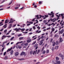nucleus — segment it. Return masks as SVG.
<instances>
[{
  "instance_id": "1",
  "label": "nucleus",
  "mask_w": 64,
  "mask_h": 64,
  "mask_svg": "<svg viewBox=\"0 0 64 64\" xmlns=\"http://www.w3.org/2000/svg\"><path fill=\"white\" fill-rule=\"evenodd\" d=\"M37 50H36L35 51H34V52L31 51L30 52V54H33V55H34L35 53L36 54V53H37Z\"/></svg>"
},
{
  "instance_id": "2",
  "label": "nucleus",
  "mask_w": 64,
  "mask_h": 64,
  "mask_svg": "<svg viewBox=\"0 0 64 64\" xmlns=\"http://www.w3.org/2000/svg\"><path fill=\"white\" fill-rule=\"evenodd\" d=\"M60 15H61V14H59V16L56 15V16L57 17H58V18H57V19H56V18H54V21H53V22H55L56 21V20H58V19H59V17H60Z\"/></svg>"
},
{
  "instance_id": "3",
  "label": "nucleus",
  "mask_w": 64,
  "mask_h": 64,
  "mask_svg": "<svg viewBox=\"0 0 64 64\" xmlns=\"http://www.w3.org/2000/svg\"><path fill=\"white\" fill-rule=\"evenodd\" d=\"M20 30H21V28H16L14 29V31H16V32H19V31Z\"/></svg>"
},
{
  "instance_id": "4",
  "label": "nucleus",
  "mask_w": 64,
  "mask_h": 64,
  "mask_svg": "<svg viewBox=\"0 0 64 64\" xmlns=\"http://www.w3.org/2000/svg\"><path fill=\"white\" fill-rule=\"evenodd\" d=\"M64 32V30L62 29L61 30V31H60L59 32V34H62Z\"/></svg>"
},
{
  "instance_id": "5",
  "label": "nucleus",
  "mask_w": 64,
  "mask_h": 64,
  "mask_svg": "<svg viewBox=\"0 0 64 64\" xmlns=\"http://www.w3.org/2000/svg\"><path fill=\"white\" fill-rule=\"evenodd\" d=\"M48 14L49 15H50V16H51V15H52V17H54V14H53V13L52 12H51L50 14Z\"/></svg>"
},
{
  "instance_id": "6",
  "label": "nucleus",
  "mask_w": 64,
  "mask_h": 64,
  "mask_svg": "<svg viewBox=\"0 0 64 64\" xmlns=\"http://www.w3.org/2000/svg\"><path fill=\"white\" fill-rule=\"evenodd\" d=\"M59 56H60V57H62V59H63V58H64V55H62L61 54H60Z\"/></svg>"
},
{
  "instance_id": "7",
  "label": "nucleus",
  "mask_w": 64,
  "mask_h": 64,
  "mask_svg": "<svg viewBox=\"0 0 64 64\" xmlns=\"http://www.w3.org/2000/svg\"><path fill=\"white\" fill-rule=\"evenodd\" d=\"M10 21L8 20H6L5 23V24H6V23H8V22H9Z\"/></svg>"
},
{
  "instance_id": "8",
  "label": "nucleus",
  "mask_w": 64,
  "mask_h": 64,
  "mask_svg": "<svg viewBox=\"0 0 64 64\" xmlns=\"http://www.w3.org/2000/svg\"><path fill=\"white\" fill-rule=\"evenodd\" d=\"M38 46V44H36L34 46V47H35L36 48L35 49L36 50L37 49V48H38V46Z\"/></svg>"
},
{
  "instance_id": "9",
  "label": "nucleus",
  "mask_w": 64,
  "mask_h": 64,
  "mask_svg": "<svg viewBox=\"0 0 64 64\" xmlns=\"http://www.w3.org/2000/svg\"><path fill=\"white\" fill-rule=\"evenodd\" d=\"M19 55V52H16L15 53L14 55L16 56H17Z\"/></svg>"
},
{
  "instance_id": "10",
  "label": "nucleus",
  "mask_w": 64,
  "mask_h": 64,
  "mask_svg": "<svg viewBox=\"0 0 64 64\" xmlns=\"http://www.w3.org/2000/svg\"><path fill=\"white\" fill-rule=\"evenodd\" d=\"M26 42L27 43H30L31 42V40L30 39H28L26 40Z\"/></svg>"
},
{
  "instance_id": "11",
  "label": "nucleus",
  "mask_w": 64,
  "mask_h": 64,
  "mask_svg": "<svg viewBox=\"0 0 64 64\" xmlns=\"http://www.w3.org/2000/svg\"><path fill=\"white\" fill-rule=\"evenodd\" d=\"M55 42L54 41H53L52 42V46H55Z\"/></svg>"
},
{
  "instance_id": "12",
  "label": "nucleus",
  "mask_w": 64,
  "mask_h": 64,
  "mask_svg": "<svg viewBox=\"0 0 64 64\" xmlns=\"http://www.w3.org/2000/svg\"><path fill=\"white\" fill-rule=\"evenodd\" d=\"M60 63V61H57L56 62V63H54V64H59Z\"/></svg>"
},
{
  "instance_id": "13",
  "label": "nucleus",
  "mask_w": 64,
  "mask_h": 64,
  "mask_svg": "<svg viewBox=\"0 0 64 64\" xmlns=\"http://www.w3.org/2000/svg\"><path fill=\"white\" fill-rule=\"evenodd\" d=\"M62 38H60V43L61 42H62V41H63V40H62Z\"/></svg>"
},
{
  "instance_id": "14",
  "label": "nucleus",
  "mask_w": 64,
  "mask_h": 64,
  "mask_svg": "<svg viewBox=\"0 0 64 64\" xmlns=\"http://www.w3.org/2000/svg\"><path fill=\"white\" fill-rule=\"evenodd\" d=\"M18 60L20 61H22V60H24V58H18Z\"/></svg>"
},
{
  "instance_id": "15",
  "label": "nucleus",
  "mask_w": 64,
  "mask_h": 64,
  "mask_svg": "<svg viewBox=\"0 0 64 64\" xmlns=\"http://www.w3.org/2000/svg\"><path fill=\"white\" fill-rule=\"evenodd\" d=\"M22 42H23L22 41L18 42L16 44V45H18V44H20V43H22Z\"/></svg>"
},
{
  "instance_id": "16",
  "label": "nucleus",
  "mask_w": 64,
  "mask_h": 64,
  "mask_svg": "<svg viewBox=\"0 0 64 64\" xmlns=\"http://www.w3.org/2000/svg\"><path fill=\"white\" fill-rule=\"evenodd\" d=\"M12 49V48L11 47L9 49H8L7 51V52H8V51H11V50Z\"/></svg>"
},
{
  "instance_id": "17",
  "label": "nucleus",
  "mask_w": 64,
  "mask_h": 64,
  "mask_svg": "<svg viewBox=\"0 0 64 64\" xmlns=\"http://www.w3.org/2000/svg\"><path fill=\"white\" fill-rule=\"evenodd\" d=\"M50 20H51V21H54V18L53 19H52V18L50 19V20H48V22H49V21H50Z\"/></svg>"
},
{
  "instance_id": "18",
  "label": "nucleus",
  "mask_w": 64,
  "mask_h": 64,
  "mask_svg": "<svg viewBox=\"0 0 64 64\" xmlns=\"http://www.w3.org/2000/svg\"><path fill=\"white\" fill-rule=\"evenodd\" d=\"M55 43L56 45H57L59 44V42H58V41H57Z\"/></svg>"
},
{
  "instance_id": "19",
  "label": "nucleus",
  "mask_w": 64,
  "mask_h": 64,
  "mask_svg": "<svg viewBox=\"0 0 64 64\" xmlns=\"http://www.w3.org/2000/svg\"><path fill=\"white\" fill-rule=\"evenodd\" d=\"M25 53V52H22L21 54L22 55H24Z\"/></svg>"
},
{
  "instance_id": "20",
  "label": "nucleus",
  "mask_w": 64,
  "mask_h": 64,
  "mask_svg": "<svg viewBox=\"0 0 64 64\" xmlns=\"http://www.w3.org/2000/svg\"><path fill=\"white\" fill-rule=\"evenodd\" d=\"M43 43V42H42L40 41V45H42Z\"/></svg>"
},
{
  "instance_id": "21",
  "label": "nucleus",
  "mask_w": 64,
  "mask_h": 64,
  "mask_svg": "<svg viewBox=\"0 0 64 64\" xmlns=\"http://www.w3.org/2000/svg\"><path fill=\"white\" fill-rule=\"evenodd\" d=\"M59 47V46H56L55 47V49H58V48Z\"/></svg>"
},
{
  "instance_id": "22",
  "label": "nucleus",
  "mask_w": 64,
  "mask_h": 64,
  "mask_svg": "<svg viewBox=\"0 0 64 64\" xmlns=\"http://www.w3.org/2000/svg\"><path fill=\"white\" fill-rule=\"evenodd\" d=\"M13 53V50H11L10 52V54L11 55H12V54Z\"/></svg>"
},
{
  "instance_id": "23",
  "label": "nucleus",
  "mask_w": 64,
  "mask_h": 64,
  "mask_svg": "<svg viewBox=\"0 0 64 64\" xmlns=\"http://www.w3.org/2000/svg\"><path fill=\"white\" fill-rule=\"evenodd\" d=\"M13 22H14V21L13 20H12V21H10V22H9L8 24H10V23H13Z\"/></svg>"
},
{
  "instance_id": "24",
  "label": "nucleus",
  "mask_w": 64,
  "mask_h": 64,
  "mask_svg": "<svg viewBox=\"0 0 64 64\" xmlns=\"http://www.w3.org/2000/svg\"><path fill=\"white\" fill-rule=\"evenodd\" d=\"M28 44L27 42L26 43L24 44V45L25 46H28Z\"/></svg>"
},
{
  "instance_id": "25",
  "label": "nucleus",
  "mask_w": 64,
  "mask_h": 64,
  "mask_svg": "<svg viewBox=\"0 0 64 64\" xmlns=\"http://www.w3.org/2000/svg\"><path fill=\"white\" fill-rule=\"evenodd\" d=\"M51 30H52V31L54 32V31H55V29L54 28H52L51 29Z\"/></svg>"
},
{
  "instance_id": "26",
  "label": "nucleus",
  "mask_w": 64,
  "mask_h": 64,
  "mask_svg": "<svg viewBox=\"0 0 64 64\" xmlns=\"http://www.w3.org/2000/svg\"><path fill=\"white\" fill-rule=\"evenodd\" d=\"M56 60H58L59 59V58L58 57H56Z\"/></svg>"
},
{
  "instance_id": "27",
  "label": "nucleus",
  "mask_w": 64,
  "mask_h": 64,
  "mask_svg": "<svg viewBox=\"0 0 64 64\" xmlns=\"http://www.w3.org/2000/svg\"><path fill=\"white\" fill-rule=\"evenodd\" d=\"M20 30H21L22 31H25V28H22V29H20Z\"/></svg>"
},
{
  "instance_id": "28",
  "label": "nucleus",
  "mask_w": 64,
  "mask_h": 64,
  "mask_svg": "<svg viewBox=\"0 0 64 64\" xmlns=\"http://www.w3.org/2000/svg\"><path fill=\"white\" fill-rule=\"evenodd\" d=\"M12 24H10V26L9 27H8V28H11V27H12Z\"/></svg>"
},
{
  "instance_id": "29",
  "label": "nucleus",
  "mask_w": 64,
  "mask_h": 64,
  "mask_svg": "<svg viewBox=\"0 0 64 64\" xmlns=\"http://www.w3.org/2000/svg\"><path fill=\"white\" fill-rule=\"evenodd\" d=\"M2 23H3L2 22H1L0 23V26H2V25H3V24H2Z\"/></svg>"
},
{
  "instance_id": "30",
  "label": "nucleus",
  "mask_w": 64,
  "mask_h": 64,
  "mask_svg": "<svg viewBox=\"0 0 64 64\" xmlns=\"http://www.w3.org/2000/svg\"><path fill=\"white\" fill-rule=\"evenodd\" d=\"M46 52V51L45 50H44L42 52V54H45V52Z\"/></svg>"
},
{
  "instance_id": "31",
  "label": "nucleus",
  "mask_w": 64,
  "mask_h": 64,
  "mask_svg": "<svg viewBox=\"0 0 64 64\" xmlns=\"http://www.w3.org/2000/svg\"><path fill=\"white\" fill-rule=\"evenodd\" d=\"M39 52H40V50H38L37 54H38V53H39Z\"/></svg>"
},
{
  "instance_id": "32",
  "label": "nucleus",
  "mask_w": 64,
  "mask_h": 64,
  "mask_svg": "<svg viewBox=\"0 0 64 64\" xmlns=\"http://www.w3.org/2000/svg\"><path fill=\"white\" fill-rule=\"evenodd\" d=\"M4 59L5 60H6V59H8V57L7 56H6Z\"/></svg>"
},
{
  "instance_id": "33",
  "label": "nucleus",
  "mask_w": 64,
  "mask_h": 64,
  "mask_svg": "<svg viewBox=\"0 0 64 64\" xmlns=\"http://www.w3.org/2000/svg\"><path fill=\"white\" fill-rule=\"evenodd\" d=\"M23 38H24L22 37H21V38H19V39L20 40H21L22 39H23Z\"/></svg>"
},
{
  "instance_id": "34",
  "label": "nucleus",
  "mask_w": 64,
  "mask_h": 64,
  "mask_svg": "<svg viewBox=\"0 0 64 64\" xmlns=\"http://www.w3.org/2000/svg\"><path fill=\"white\" fill-rule=\"evenodd\" d=\"M44 47L42 48V50H41V51H42H42H43V50H44Z\"/></svg>"
},
{
  "instance_id": "35",
  "label": "nucleus",
  "mask_w": 64,
  "mask_h": 64,
  "mask_svg": "<svg viewBox=\"0 0 64 64\" xmlns=\"http://www.w3.org/2000/svg\"><path fill=\"white\" fill-rule=\"evenodd\" d=\"M14 38V37H13L11 38V39H10V40H12Z\"/></svg>"
},
{
  "instance_id": "36",
  "label": "nucleus",
  "mask_w": 64,
  "mask_h": 64,
  "mask_svg": "<svg viewBox=\"0 0 64 64\" xmlns=\"http://www.w3.org/2000/svg\"><path fill=\"white\" fill-rule=\"evenodd\" d=\"M7 24H6L4 26V28H6V27H7Z\"/></svg>"
},
{
  "instance_id": "37",
  "label": "nucleus",
  "mask_w": 64,
  "mask_h": 64,
  "mask_svg": "<svg viewBox=\"0 0 64 64\" xmlns=\"http://www.w3.org/2000/svg\"><path fill=\"white\" fill-rule=\"evenodd\" d=\"M33 28L34 29V30H35V29H36V27L34 26H33Z\"/></svg>"
},
{
  "instance_id": "38",
  "label": "nucleus",
  "mask_w": 64,
  "mask_h": 64,
  "mask_svg": "<svg viewBox=\"0 0 64 64\" xmlns=\"http://www.w3.org/2000/svg\"><path fill=\"white\" fill-rule=\"evenodd\" d=\"M51 29L50 28H48L46 29V30H50V29Z\"/></svg>"
},
{
  "instance_id": "39",
  "label": "nucleus",
  "mask_w": 64,
  "mask_h": 64,
  "mask_svg": "<svg viewBox=\"0 0 64 64\" xmlns=\"http://www.w3.org/2000/svg\"><path fill=\"white\" fill-rule=\"evenodd\" d=\"M46 53H49V50H47L46 52Z\"/></svg>"
},
{
  "instance_id": "40",
  "label": "nucleus",
  "mask_w": 64,
  "mask_h": 64,
  "mask_svg": "<svg viewBox=\"0 0 64 64\" xmlns=\"http://www.w3.org/2000/svg\"><path fill=\"white\" fill-rule=\"evenodd\" d=\"M36 17H37V19H39V18L38 17L39 16L38 15H36Z\"/></svg>"
},
{
  "instance_id": "41",
  "label": "nucleus",
  "mask_w": 64,
  "mask_h": 64,
  "mask_svg": "<svg viewBox=\"0 0 64 64\" xmlns=\"http://www.w3.org/2000/svg\"><path fill=\"white\" fill-rule=\"evenodd\" d=\"M18 48H19V49H21V48H22V46H18Z\"/></svg>"
},
{
  "instance_id": "42",
  "label": "nucleus",
  "mask_w": 64,
  "mask_h": 64,
  "mask_svg": "<svg viewBox=\"0 0 64 64\" xmlns=\"http://www.w3.org/2000/svg\"><path fill=\"white\" fill-rule=\"evenodd\" d=\"M37 28H38V30H39L40 29V27L39 26H38L37 27Z\"/></svg>"
},
{
  "instance_id": "43",
  "label": "nucleus",
  "mask_w": 64,
  "mask_h": 64,
  "mask_svg": "<svg viewBox=\"0 0 64 64\" xmlns=\"http://www.w3.org/2000/svg\"><path fill=\"white\" fill-rule=\"evenodd\" d=\"M56 37L57 38V37H59V36L56 35L54 36V37H56Z\"/></svg>"
},
{
  "instance_id": "44",
  "label": "nucleus",
  "mask_w": 64,
  "mask_h": 64,
  "mask_svg": "<svg viewBox=\"0 0 64 64\" xmlns=\"http://www.w3.org/2000/svg\"><path fill=\"white\" fill-rule=\"evenodd\" d=\"M7 42V41H5L3 43V44H5V43H6Z\"/></svg>"
},
{
  "instance_id": "45",
  "label": "nucleus",
  "mask_w": 64,
  "mask_h": 64,
  "mask_svg": "<svg viewBox=\"0 0 64 64\" xmlns=\"http://www.w3.org/2000/svg\"><path fill=\"white\" fill-rule=\"evenodd\" d=\"M6 36H5L4 35L2 36V37H4V38H6Z\"/></svg>"
},
{
  "instance_id": "46",
  "label": "nucleus",
  "mask_w": 64,
  "mask_h": 64,
  "mask_svg": "<svg viewBox=\"0 0 64 64\" xmlns=\"http://www.w3.org/2000/svg\"><path fill=\"white\" fill-rule=\"evenodd\" d=\"M21 35H22V34H19L18 35V36L19 37H20V36H21Z\"/></svg>"
},
{
  "instance_id": "47",
  "label": "nucleus",
  "mask_w": 64,
  "mask_h": 64,
  "mask_svg": "<svg viewBox=\"0 0 64 64\" xmlns=\"http://www.w3.org/2000/svg\"><path fill=\"white\" fill-rule=\"evenodd\" d=\"M36 41H35L32 44V45H33V44H35L36 43Z\"/></svg>"
},
{
  "instance_id": "48",
  "label": "nucleus",
  "mask_w": 64,
  "mask_h": 64,
  "mask_svg": "<svg viewBox=\"0 0 64 64\" xmlns=\"http://www.w3.org/2000/svg\"><path fill=\"white\" fill-rule=\"evenodd\" d=\"M36 18H35L33 19L32 20V21H35V19H36Z\"/></svg>"
},
{
  "instance_id": "49",
  "label": "nucleus",
  "mask_w": 64,
  "mask_h": 64,
  "mask_svg": "<svg viewBox=\"0 0 64 64\" xmlns=\"http://www.w3.org/2000/svg\"><path fill=\"white\" fill-rule=\"evenodd\" d=\"M32 30V28H31L30 29V30H29V31H32V30Z\"/></svg>"
},
{
  "instance_id": "50",
  "label": "nucleus",
  "mask_w": 64,
  "mask_h": 64,
  "mask_svg": "<svg viewBox=\"0 0 64 64\" xmlns=\"http://www.w3.org/2000/svg\"><path fill=\"white\" fill-rule=\"evenodd\" d=\"M4 48H3L2 49V50H1L2 52L4 50Z\"/></svg>"
},
{
  "instance_id": "51",
  "label": "nucleus",
  "mask_w": 64,
  "mask_h": 64,
  "mask_svg": "<svg viewBox=\"0 0 64 64\" xmlns=\"http://www.w3.org/2000/svg\"><path fill=\"white\" fill-rule=\"evenodd\" d=\"M19 45H17V46H16V48H18V47H19Z\"/></svg>"
},
{
  "instance_id": "52",
  "label": "nucleus",
  "mask_w": 64,
  "mask_h": 64,
  "mask_svg": "<svg viewBox=\"0 0 64 64\" xmlns=\"http://www.w3.org/2000/svg\"><path fill=\"white\" fill-rule=\"evenodd\" d=\"M47 22V21L46 20H44V23H46V22Z\"/></svg>"
},
{
  "instance_id": "53",
  "label": "nucleus",
  "mask_w": 64,
  "mask_h": 64,
  "mask_svg": "<svg viewBox=\"0 0 64 64\" xmlns=\"http://www.w3.org/2000/svg\"><path fill=\"white\" fill-rule=\"evenodd\" d=\"M54 48L52 47V51H53V50H54Z\"/></svg>"
},
{
  "instance_id": "54",
  "label": "nucleus",
  "mask_w": 64,
  "mask_h": 64,
  "mask_svg": "<svg viewBox=\"0 0 64 64\" xmlns=\"http://www.w3.org/2000/svg\"><path fill=\"white\" fill-rule=\"evenodd\" d=\"M41 38V39H43V38H44V36H42L41 38Z\"/></svg>"
},
{
  "instance_id": "55",
  "label": "nucleus",
  "mask_w": 64,
  "mask_h": 64,
  "mask_svg": "<svg viewBox=\"0 0 64 64\" xmlns=\"http://www.w3.org/2000/svg\"><path fill=\"white\" fill-rule=\"evenodd\" d=\"M9 34H10V33L9 32H8L6 34V35H8Z\"/></svg>"
},
{
  "instance_id": "56",
  "label": "nucleus",
  "mask_w": 64,
  "mask_h": 64,
  "mask_svg": "<svg viewBox=\"0 0 64 64\" xmlns=\"http://www.w3.org/2000/svg\"><path fill=\"white\" fill-rule=\"evenodd\" d=\"M40 39H41V38H40L38 39V41H40Z\"/></svg>"
},
{
  "instance_id": "57",
  "label": "nucleus",
  "mask_w": 64,
  "mask_h": 64,
  "mask_svg": "<svg viewBox=\"0 0 64 64\" xmlns=\"http://www.w3.org/2000/svg\"><path fill=\"white\" fill-rule=\"evenodd\" d=\"M4 44H3L2 45V47H4Z\"/></svg>"
},
{
  "instance_id": "58",
  "label": "nucleus",
  "mask_w": 64,
  "mask_h": 64,
  "mask_svg": "<svg viewBox=\"0 0 64 64\" xmlns=\"http://www.w3.org/2000/svg\"><path fill=\"white\" fill-rule=\"evenodd\" d=\"M6 53V52H5L4 54V55H5Z\"/></svg>"
},
{
  "instance_id": "59",
  "label": "nucleus",
  "mask_w": 64,
  "mask_h": 64,
  "mask_svg": "<svg viewBox=\"0 0 64 64\" xmlns=\"http://www.w3.org/2000/svg\"><path fill=\"white\" fill-rule=\"evenodd\" d=\"M37 36V35H36L35 36H34L33 37H32V38H34V37H36Z\"/></svg>"
},
{
  "instance_id": "60",
  "label": "nucleus",
  "mask_w": 64,
  "mask_h": 64,
  "mask_svg": "<svg viewBox=\"0 0 64 64\" xmlns=\"http://www.w3.org/2000/svg\"><path fill=\"white\" fill-rule=\"evenodd\" d=\"M52 41H53V39L52 38L50 42H52Z\"/></svg>"
},
{
  "instance_id": "61",
  "label": "nucleus",
  "mask_w": 64,
  "mask_h": 64,
  "mask_svg": "<svg viewBox=\"0 0 64 64\" xmlns=\"http://www.w3.org/2000/svg\"><path fill=\"white\" fill-rule=\"evenodd\" d=\"M18 8H19V7H16L15 8V9H18Z\"/></svg>"
},
{
  "instance_id": "62",
  "label": "nucleus",
  "mask_w": 64,
  "mask_h": 64,
  "mask_svg": "<svg viewBox=\"0 0 64 64\" xmlns=\"http://www.w3.org/2000/svg\"><path fill=\"white\" fill-rule=\"evenodd\" d=\"M47 46V44H46L45 45V46H44L45 47H46V46Z\"/></svg>"
},
{
  "instance_id": "63",
  "label": "nucleus",
  "mask_w": 64,
  "mask_h": 64,
  "mask_svg": "<svg viewBox=\"0 0 64 64\" xmlns=\"http://www.w3.org/2000/svg\"><path fill=\"white\" fill-rule=\"evenodd\" d=\"M7 30H4V33H5V32H7Z\"/></svg>"
},
{
  "instance_id": "64",
  "label": "nucleus",
  "mask_w": 64,
  "mask_h": 64,
  "mask_svg": "<svg viewBox=\"0 0 64 64\" xmlns=\"http://www.w3.org/2000/svg\"><path fill=\"white\" fill-rule=\"evenodd\" d=\"M24 44H21V46H24Z\"/></svg>"
}]
</instances>
